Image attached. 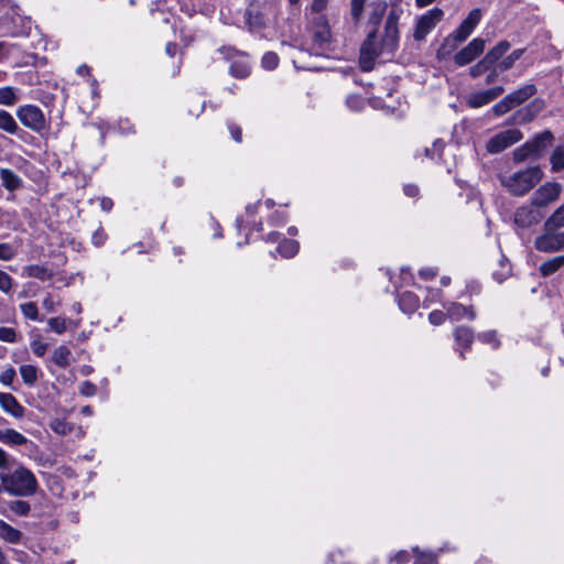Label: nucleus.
Wrapping results in <instances>:
<instances>
[{"instance_id":"nucleus-1","label":"nucleus","mask_w":564,"mask_h":564,"mask_svg":"<svg viewBox=\"0 0 564 564\" xmlns=\"http://www.w3.org/2000/svg\"><path fill=\"white\" fill-rule=\"evenodd\" d=\"M403 9L393 4L388 13L383 34L378 37L377 30L371 31L360 47L359 66L362 72H370L375 67L376 59L381 56L392 57L399 46L398 23Z\"/></svg>"},{"instance_id":"nucleus-2","label":"nucleus","mask_w":564,"mask_h":564,"mask_svg":"<svg viewBox=\"0 0 564 564\" xmlns=\"http://www.w3.org/2000/svg\"><path fill=\"white\" fill-rule=\"evenodd\" d=\"M4 481L6 492L13 497H32L39 490V481L34 473L20 462H12L11 468L0 473Z\"/></svg>"},{"instance_id":"nucleus-3","label":"nucleus","mask_w":564,"mask_h":564,"mask_svg":"<svg viewBox=\"0 0 564 564\" xmlns=\"http://www.w3.org/2000/svg\"><path fill=\"white\" fill-rule=\"evenodd\" d=\"M543 177V172L540 166H532L523 171L513 173L510 176L501 177V184L508 191L516 195L522 196L531 191Z\"/></svg>"},{"instance_id":"nucleus-4","label":"nucleus","mask_w":564,"mask_h":564,"mask_svg":"<svg viewBox=\"0 0 564 564\" xmlns=\"http://www.w3.org/2000/svg\"><path fill=\"white\" fill-rule=\"evenodd\" d=\"M553 134L546 130L541 134L536 135L532 141L525 142L523 145L517 148L513 151V160L516 162H522L527 159H539L541 158L547 148L551 145Z\"/></svg>"},{"instance_id":"nucleus-5","label":"nucleus","mask_w":564,"mask_h":564,"mask_svg":"<svg viewBox=\"0 0 564 564\" xmlns=\"http://www.w3.org/2000/svg\"><path fill=\"white\" fill-rule=\"evenodd\" d=\"M17 117L21 123L34 132H41L46 128L43 111L34 105H23L17 109Z\"/></svg>"},{"instance_id":"nucleus-6","label":"nucleus","mask_w":564,"mask_h":564,"mask_svg":"<svg viewBox=\"0 0 564 564\" xmlns=\"http://www.w3.org/2000/svg\"><path fill=\"white\" fill-rule=\"evenodd\" d=\"M522 139V133L518 129H508L503 130L494 137H491L487 144L486 149L489 153L496 154L500 153L507 148L513 145Z\"/></svg>"},{"instance_id":"nucleus-7","label":"nucleus","mask_w":564,"mask_h":564,"mask_svg":"<svg viewBox=\"0 0 564 564\" xmlns=\"http://www.w3.org/2000/svg\"><path fill=\"white\" fill-rule=\"evenodd\" d=\"M219 52L224 54L226 58L232 59L229 66V73L231 76L239 79L249 76L251 67L248 58L245 55L238 53L235 48L231 47H221Z\"/></svg>"},{"instance_id":"nucleus-8","label":"nucleus","mask_w":564,"mask_h":564,"mask_svg":"<svg viewBox=\"0 0 564 564\" xmlns=\"http://www.w3.org/2000/svg\"><path fill=\"white\" fill-rule=\"evenodd\" d=\"M443 11L438 8L429 10L421 15L415 24L413 37L415 41H423L426 35L436 26L443 18Z\"/></svg>"},{"instance_id":"nucleus-9","label":"nucleus","mask_w":564,"mask_h":564,"mask_svg":"<svg viewBox=\"0 0 564 564\" xmlns=\"http://www.w3.org/2000/svg\"><path fill=\"white\" fill-rule=\"evenodd\" d=\"M481 20V11L480 9L471 10L468 15L463 20L459 26L448 35L446 41L453 40L455 43H462L468 39V36L474 32L475 28L479 24Z\"/></svg>"},{"instance_id":"nucleus-10","label":"nucleus","mask_w":564,"mask_h":564,"mask_svg":"<svg viewBox=\"0 0 564 564\" xmlns=\"http://www.w3.org/2000/svg\"><path fill=\"white\" fill-rule=\"evenodd\" d=\"M562 186L560 183L549 182L540 186L532 195L531 202L539 209L555 202L561 194Z\"/></svg>"},{"instance_id":"nucleus-11","label":"nucleus","mask_w":564,"mask_h":564,"mask_svg":"<svg viewBox=\"0 0 564 564\" xmlns=\"http://www.w3.org/2000/svg\"><path fill=\"white\" fill-rule=\"evenodd\" d=\"M564 247V231L549 229L545 227V234L535 239V248L542 252H555Z\"/></svg>"},{"instance_id":"nucleus-12","label":"nucleus","mask_w":564,"mask_h":564,"mask_svg":"<svg viewBox=\"0 0 564 564\" xmlns=\"http://www.w3.org/2000/svg\"><path fill=\"white\" fill-rule=\"evenodd\" d=\"M313 45L316 51H325L330 45L332 33L324 15H318L313 23Z\"/></svg>"},{"instance_id":"nucleus-13","label":"nucleus","mask_w":564,"mask_h":564,"mask_svg":"<svg viewBox=\"0 0 564 564\" xmlns=\"http://www.w3.org/2000/svg\"><path fill=\"white\" fill-rule=\"evenodd\" d=\"M543 218L544 213L532 203L530 205L519 207L514 213V223L522 228L531 227L540 223Z\"/></svg>"},{"instance_id":"nucleus-14","label":"nucleus","mask_w":564,"mask_h":564,"mask_svg":"<svg viewBox=\"0 0 564 564\" xmlns=\"http://www.w3.org/2000/svg\"><path fill=\"white\" fill-rule=\"evenodd\" d=\"M485 48V40L476 37L454 56L457 66H465L478 57Z\"/></svg>"},{"instance_id":"nucleus-15","label":"nucleus","mask_w":564,"mask_h":564,"mask_svg":"<svg viewBox=\"0 0 564 564\" xmlns=\"http://www.w3.org/2000/svg\"><path fill=\"white\" fill-rule=\"evenodd\" d=\"M503 91L505 88L502 86H496L486 90L473 93L467 98V105L470 108H480L498 98L503 94Z\"/></svg>"},{"instance_id":"nucleus-16","label":"nucleus","mask_w":564,"mask_h":564,"mask_svg":"<svg viewBox=\"0 0 564 564\" xmlns=\"http://www.w3.org/2000/svg\"><path fill=\"white\" fill-rule=\"evenodd\" d=\"M0 408L14 419H22L25 413L24 406L13 394L8 392H0Z\"/></svg>"},{"instance_id":"nucleus-17","label":"nucleus","mask_w":564,"mask_h":564,"mask_svg":"<svg viewBox=\"0 0 564 564\" xmlns=\"http://www.w3.org/2000/svg\"><path fill=\"white\" fill-rule=\"evenodd\" d=\"M444 308L446 310L447 316L453 321H460L464 317H468L470 321L476 318V313L473 307H466L460 303L451 302L448 304H444Z\"/></svg>"},{"instance_id":"nucleus-18","label":"nucleus","mask_w":564,"mask_h":564,"mask_svg":"<svg viewBox=\"0 0 564 564\" xmlns=\"http://www.w3.org/2000/svg\"><path fill=\"white\" fill-rule=\"evenodd\" d=\"M454 338L457 345L462 347L460 357L465 358V350L468 349L474 340V332L470 327L458 326L454 330Z\"/></svg>"},{"instance_id":"nucleus-19","label":"nucleus","mask_w":564,"mask_h":564,"mask_svg":"<svg viewBox=\"0 0 564 564\" xmlns=\"http://www.w3.org/2000/svg\"><path fill=\"white\" fill-rule=\"evenodd\" d=\"M536 93V87L533 84H527L517 90L507 95L508 101L511 102L513 107L519 106L531 98Z\"/></svg>"},{"instance_id":"nucleus-20","label":"nucleus","mask_w":564,"mask_h":564,"mask_svg":"<svg viewBox=\"0 0 564 564\" xmlns=\"http://www.w3.org/2000/svg\"><path fill=\"white\" fill-rule=\"evenodd\" d=\"M0 442L8 446H22L25 445L29 440L20 432L13 429L0 430Z\"/></svg>"},{"instance_id":"nucleus-21","label":"nucleus","mask_w":564,"mask_h":564,"mask_svg":"<svg viewBox=\"0 0 564 564\" xmlns=\"http://www.w3.org/2000/svg\"><path fill=\"white\" fill-rule=\"evenodd\" d=\"M0 178L3 187L10 192L22 186V178L10 169H0Z\"/></svg>"},{"instance_id":"nucleus-22","label":"nucleus","mask_w":564,"mask_h":564,"mask_svg":"<svg viewBox=\"0 0 564 564\" xmlns=\"http://www.w3.org/2000/svg\"><path fill=\"white\" fill-rule=\"evenodd\" d=\"M0 538L8 543L17 544L22 539V532L0 519Z\"/></svg>"},{"instance_id":"nucleus-23","label":"nucleus","mask_w":564,"mask_h":564,"mask_svg":"<svg viewBox=\"0 0 564 564\" xmlns=\"http://www.w3.org/2000/svg\"><path fill=\"white\" fill-rule=\"evenodd\" d=\"M23 274L41 281H47L53 276V272L48 268L40 264H30L24 267Z\"/></svg>"},{"instance_id":"nucleus-24","label":"nucleus","mask_w":564,"mask_h":564,"mask_svg":"<svg viewBox=\"0 0 564 564\" xmlns=\"http://www.w3.org/2000/svg\"><path fill=\"white\" fill-rule=\"evenodd\" d=\"M398 302L401 311L406 314L413 313L415 310H417L420 304L419 297L413 292L409 291L400 294Z\"/></svg>"},{"instance_id":"nucleus-25","label":"nucleus","mask_w":564,"mask_h":564,"mask_svg":"<svg viewBox=\"0 0 564 564\" xmlns=\"http://www.w3.org/2000/svg\"><path fill=\"white\" fill-rule=\"evenodd\" d=\"M19 129L14 117L9 111L0 109V130L8 134H17Z\"/></svg>"},{"instance_id":"nucleus-26","label":"nucleus","mask_w":564,"mask_h":564,"mask_svg":"<svg viewBox=\"0 0 564 564\" xmlns=\"http://www.w3.org/2000/svg\"><path fill=\"white\" fill-rule=\"evenodd\" d=\"M370 13H369V24L375 26V30H377L378 25L381 23L386 11L388 9V3L386 1H379L376 3H372L370 6Z\"/></svg>"},{"instance_id":"nucleus-27","label":"nucleus","mask_w":564,"mask_h":564,"mask_svg":"<svg viewBox=\"0 0 564 564\" xmlns=\"http://www.w3.org/2000/svg\"><path fill=\"white\" fill-rule=\"evenodd\" d=\"M510 46L508 41H500L485 55V58L492 66L509 51Z\"/></svg>"},{"instance_id":"nucleus-28","label":"nucleus","mask_w":564,"mask_h":564,"mask_svg":"<svg viewBox=\"0 0 564 564\" xmlns=\"http://www.w3.org/2000/svg\"><path fill=\"white\" fill-rule=\"evenodd\" d=\"M70 355L69 348L61 345L54 350L52 360L58 367L66 368L70 364Z\"/></svg>"},{"instance_id":"nucleus-29","label":"nucleus","mask_w":564,"mask_h":564,"mask_svg":"<svg viewBox=\"0 0 564 564\" xmlns=\"http://www.w3.org/2000/svg\"><path fill=\"white\" fill-rule=\"evenodd\" d=\"M564 265V256L554 257L545 262H543L540 267V272L542 275L547 276L556 272L561 267Z\"/></svg>"},{"instance_id":"nucleus-30","label":"nucleus","mask_w":564,"mask_h":564,"mask_svg":"<svg viewBox=\"0 0 564 564\" xmlns=\"http://www.w3.org/2000/svg\"><path fill=\"white\" fill-rule=\"evenodd\" d=\"M23 382L30 387L34 386L39 378V369L33 365H22L19 369Z\"/></svg>"},{"instance_id":"nucleus-31","label":"nucleus","mask_w":564,"mask_h":564,"mask_svg":"<svg viewBox=\"0 0 564 564\" xmlns=\"http://www.w3.org/2000/svg\"><path fill=\"white\" fill-rule=\"evenodd\" d=\"M299 242L296 240L284 239L278 247L279 252L284 258H292L299 252Z\"/></svg>"},{"instance_id":"nucleus-32","label":"nucleus","mask_w":564,"mask_h":564,"mask_svg":"<svg viewBox=\"0 0 564 564\" xmlns=\"http://www.w3.org/2000/svg\"><path fill=\"white\" fill-rule=\"evenodd\" d=\"M18 101L17 88L11 86L0 87V105L13 106Z\"/></svg>"},{"instance_id":"nucleus-33","label":"nucleus","mask_w":564,"mask_h":564,"mask_svg":"<svg viewBox=\"0 0 564 564\" xmlns=\"http://www.w3.org/2000/svg\"><path fill=\"white\" fill-rule=\"evenodd\" d=\"M8 509L15 516L26 517L31 512V505L25 500H11L7 503Z\"/></svg>"},{"instance_id":"nucleus-34","label":"nucleus","mask_w":564,"mask_h":564,"mask_svg":"<svg viewBox=\"0 0 564 564\" xmlns=\"http://www.w3.org/2000/svg\"><path fill=\"white\" fill-rule=\"evenodd\" d=\"M549 229H560L564 227V203L545 221Z\"/></svg>"},{"instance_id":"nucleus-35","label":"nucleus","mask_w":564,"mask_h":564,"mask_svg":"<svg viewBox=\"0 0 564 564\" xmlns=\"http://www.w3.org/2000/svg\"><path fill=\"white\" fill-rule=\"evenodd\" d=\"M51 430L58 435H68L73 432L74 425L63 419H54L50 423Z\"/></svg>"},{"instance_id":"nucleus-36","label":"nucleus","mask_w":564,"mask_h":564,"mask_svg":"<svg viewBox=\"0 0 564 564\" xmlns=\"http://www.w3.org/2000/svg\"><path fill=\"white\" fill-rule=\"evenodd\" d=\"M540 110L538 106V101H533L530 106L524 109H521L517 112L520 122H530L535 117L536 112Z\"/></svg>"},{"instance_id":"nucleus-37","label":"nucleus","mask_w":564,"mask_h":564,"mask_svg":"<svg viewBox=\"0 0 564 564\" xmlns=\"http://www.w3.org/2000/svg\"><path fill=\"white\" fill-rule=\"evenodd\" d=\"M523 53H524L523 48H518V50L512 51L506 58H503L499 63V65H498L499 70L505 72V70L510 69L513 66V64L523 55Z\"/></svg>"},{"instance_id":"nucleus-38","label":"nucleus","mask_w":564,"mask_h":564,"mask_svg":"<svg viewBox=\"0 0 564 564\" xmlns=\"http://www.w3.org/2000/svg\"><path fill=\"white\" fill-rule=\"evenodd\" d=\"M550 161L553 172L562 171L564 169V149L561 147L555 148Z\"/></svg>"},{"instance_id":"nucleus-39","label":"nucleus","mask_w":564,"mask_h":564,"mask_svg":"<svg viewBox=\"0 0 564 564\" xmlns=\"http://www.w3.org/2000/svg\"><path fill=\"white\" fill-rule=\"evenodd\" d=\"M23 316L31 321H42L39 315L37 305L34 302H26L20 305Z\"/></svg>"},{"instance_id":"nucleus-40","label":"nucleus","mask_w":564,"mask_h":564,"mask_svg":"<svg viewBox=\"0 0 564 564\" xmlns=\"http://www.w3.org/2000/svg\"><path fill=\"white\" fill-rule=\"evenodd\" d=\"M492 66L487 62V59L484 57L481 61H479L477 64L471 66L469 68V74L473 78L479 77L482 74H485L487 70H489Z\"/></svg>"},{"instance_id":"nucleus-41","label":"nucleus","mask_w":564,"mask_h":564,"mask_svg":"<svg viewBox=\"0 0 564 564\" xmlns=\"http://www.w3.org/2000/svg\"><path fill=\"white\" fill-rule=\"evenodd\" d=\"M513 106L510 101H508V97L506 96L500 101H498L494 107L491 108V111L495 116L500 117L509 112Z\"/></svg>"},{"instance_id":"nucleus-42","label":"nucleus","mask_w":564,"mask_h":564,"mask_svg":"<svg viewBox=\"0 0 564 564\" xmlns=\"http://www.w3.org/2000/svg\"><path fill=\"white\" fill-rule=\"evenodd\" d=\"M279 64V56L274 52H267L263 54L261 65L268 70L274 69Z\"/></svg>"},{"instance_id":"nucleus-43","label":"nucleus","mask_w":564,"mask_h":564,"mask_svg":"<svg viewBox=\"0 0 564 564\" xmlns=\"http://www.w3.org/2000/svg\"><path fill=\"white\" fill-rule=\"evenodd\" d=\"M14 282L10 274L0 270V291L9 294L13 289Z\"/></svg>"},{"instance_id":"nucleus-44","label":"nucleus","mask_w":564,"mask_h":564,"mask_svg":"<svg viewBox=\"0 0 564 564\" xmlns=\"http://www.w3.org/2000/svg\"><path fill=\"white\" fill-rule=\"evenodd\" d=\"M17 256V249L7 242L0 243V260L10 261Z\"/></svg>"},{"instance_id":"nucleus-45","label":"nucleus","mask_w":564,"mask_h":564,"mask_svg":"<svg viewBox=\"0 0 564 564\" xmlns=\"http://www.w3.org/2000/svg\"><path fill=\"white\" fill-rule=\"evenodd\" d=\"M17 372L13 367H8L0 373V382L6 387H12Z\"/></svg>"},{"instance_id":"nucleus-46","label":"nucleus","mask_w":564,"mask_h":564,"mask_svg":"<svg viewBox=\"0 0 564 564\" xmlns=\"http://www.w3.org/2000/svg\"><path fill=\"white\" fill-rule=\"evenodd\" d=\"M416 556L415 564H434L436 558L432 553L420 552L417 547L413 549Z\"/></svg>"},{"instance_id":"nucleus-47","label":"nucleus","mask_w":564,"mask_h":564,"mask_svg":"<svg viewBox=\"0 0 564 564\" xmlns=\"http://www.w3.org/2000/svg\"><path fill=\"white\" fill-rule=\"evenodd\" d=\"M50 328L57 333L63 334L66 330V319L61 317H53L48 319Z\"/></svg>"},{"instance_id":"nucleus-48","label":"nucleus","mask_w":564,"mask_h":564,"mask_svg":"<svg viewBox=\"0 0 564 564\" xmlns=\"http://www.w3.org/2000/svg\"><path fill=\"white\" fill-rule=\"evenodd\" d=\"M0 340L3 343H15L17 332L11 327H0Z\"/></svg>"},{"instance_id":"nucleus-49","label":"nucleus","mask_w":564,"mask_h":564,"mask_svg":"<svg viewBox=\"0 0 564 564\" xmlns=\"http://www.w3.org/2000/svg\"><path fill=\"white\" fill-rule=\"evenodd\" d=\"M478 338L484 343L492 345L494 348H497L499 346V340L497 338V334L495 330L481 333L479 334Z\"/></svg>"},{"instance_id":"nucleus-50","label":"nucleus","mask_w":564,"mask_h":564,"mask_svg":"<svg viewBox=\"0 0 564 564\" xmlns=\"http://www.w3.org/2000/svg\"><path fill=\"white\" fill-rule=\"evenodd\" d=\"M12 462L17 460L11 458L10 455L0 447V473L7 471L9 468H11Z\"/></svg>"},{"instance_id":"nucleus-51","label":"nucleus","mask_w":564,"mask_h":564,"mask_svg":"<svg viewBox=\"0 0 564 564\" xmlns=\"http://www.w3.org/2000/svg\"><path fill=\"white\" fill-rule=\"evenodd\" d=\"M365 0H351V15L355 21H359L362 10H364Z\"/></svg>"},{"instance_id":"nucleus-52","label":"nucleus","mask_w":564,"mask_h":564,"mask_svg":"<svg viewBox=\"0 0 564 564\" xmlns=\"http://www.w3.org/2000/svg\"><path fill=\"white\" fill-rule=\"evenodd\" d=\"M107 240V235L101 227H99L91 236V242L96 247H101Z\"/></svg>"},{"instance_id":"nucleus-53","label":"nucleus","mask_w":564,"mask_h":564,"mask_svg":"<svg viewBox=\"0 0 564 564\" xmlns=\"http://www.w3.org/2000/svg\"><path fill=\"white\" fill-rule=\"evenodd\" d=\"M446 315L447 314L444 313L443 311L436 310V311H433V312L430 313L429 321H430L431 324L437 326V325H441V324H443L445 322Z\"/></svg>"},{"instance_id":"nucleus-54","label":"nucleus","mask_w":564,"mask_h":564,"mask_svg":"<svg viewBox=\"0 0 564 564\" xmlns=\"http://www.w3.org/2000/svg\"><path fill=\"white\" fill-rule=\"evenodd\" d=\"M97 391V387L90 381L82 382L79 392L85 397H93Z\"/></svg>"},{"instance_id":"nucleus-55","label":"nucleus","mask_w":564,"mask_h":564,"mask_svg":"<svg viewBox=\"0 0 564 564\" xmlns=\"http://www.w3.org/2000/svg\"><path fill=\"white\" fill-rule=\"evenodd\" d=\"M443 148H444V142L442 140H436V141H434L432 149L426 148L424 150V152H425L426 156L434 159L435 154H440V152L443 150Z\"/></svg>"},{"instance_id":"nucleus-56","label":"nucleus","mask_w":564,"mask_h":564,"mask_svg":"<svg viewBox=\"0 0 564 564\" xmlns=\"http://www.w3.org/2000/svg\"><path fill=\"white\" fill-rule=\"evenodd\" d=\"M228 129H229V132L232 137V139L240 143L242 141V131H241V128L235 123H229L228 124Z\"/></svg>"},{"instance_id":"nucleus-57","label":"nucleus","mask_w":564,"mask_h":564,"mask_svg":"<svg viewBox=\"0 0 564 564\" xmlns=\"http://www.w3.org/2000/svg\"><path fill=\"white\" fill-rule=\"evenodd\" d=\"M391 561H394L398 564H406L410 561V553L408 551H399Z\"/></svg>"},{"instance_id":"nucleus-58","label":"nucleus","mask_w":564,"mask_h":564,"mask_svg":"<svg viewBox=\"0 0 564 564\" xmlns=\"http://www.w3.org/2000/svg\"><path fill=\"white\" fill-rule=\"evenodd\" d=\"M42 305L48 312H54L55 311V303H54L53 296L51 294H47L43 299Z\"/></svg>"},{"instance_id":"nucleus-59","label":"nucleus","mask_w":564,"mask_h":564,"mask_svg":"<svg viewBox=\"0 0 564 564\" xmlns=\"http://www.w3.org/2000/svg\"><path fill=\"white\" fill-rule=\"evenodd\" d=\"M419 274L424 280H431L436 276V270H434L433 268H426L420 270Z\"/></svg>"},{"instance_id":"nucleus-60","label":"nucleus","mask_w":564,"mask_h":564,"mask_svg":"<svg viewBox=\"0 0 564 564\" xmlns=\"http://www.w3.org/2000/svg\"><path fill=\"white\" fill-rule=\"evenodd\" d=\"M403 192L409 197H415L419 194V187L413 184H408L403 187Z\"/></svg>"},{"instance_id":"nucleus-61","label":"nucleus","mask_w":564,"mask_h":564,"mask_svg":"<svg viewBox=\"0 0 564 564\" xmlns=\"http://www.w3.org/2000/svg\"><path fill=\"white\" fill-rule=\"evenodd\" d=\"M327 1L328 0H313L312 10L317 13L322 12L326 8Z\"/></svg>"},{"instance_id":"nucleus-62","label":"nucleus","mask_w":564,"mask_h":564,"mask_svg":"<svg viewBox=\"0 0 564 564\" xmlns=\"http://www.w3.org/2000/svg\"><path fill=\"white\" fill-rule=\"evenodd\" d=\"M32 349H33V352L39 356V357H42L44 356L45 351H46V345L45 344H42V343H34L32 345Z\"/></svg>"},{"instance_id":"nucleus-63","label":"nucleus","mask_w":564,"mask_h":564,"mask_svg":"<svg viewBox=\"0 0 564 564\" xmlns=\"http://www.w3.org/2000/svg\"><path fill=\"white\" fill-rule=\"evenodd\" d=\"M113 203L110 198L104 197L100 202V207L105 212L111 210Z\"/></svg>"},{"instance_id":"nucleus-64","label":"nucleus","mask_w":564,"mask_h":564,"mask_svg":"<svg viewBox=\"0 0 564 564\" xmlns=\"http://www.w3.org/2000/svg\"><path fill=\"white\" fill-rule=\"evenodd\" d=\"M176 48L177 46L174 43H167L165 46V51L170 56H174Z\"/></svg>"}]
</instances>
